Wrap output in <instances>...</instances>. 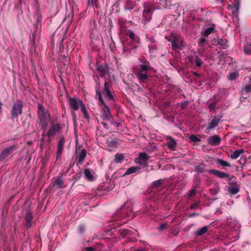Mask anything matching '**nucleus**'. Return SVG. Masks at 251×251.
<instances>
[{"label": "nucleus", "mask_w": 251, "mask_h": 251, "mask_svg": "<svg viewBox=\"0 0 251 251\" xmlns=\"http://www.w3.org/2000/svg\"><path fill=\"white\" fill-rule=\"evenodd\" d=\"M153 69L148 61L143 62V64L138 65L136 69V75L140 83H145L151 77V72Z\"/></svg>", "instance_id": "nucleus-1"}, {"label": "nucleus", "mask_w": 251, "mask_h": 251, "mask_svg": "<svg viewBox=\"0 0 251 251\" xmlns=\"http://www.w3.org/2000/svg\"><path fill=\"white\" fill-rule=\"evenodd\" d=\"M38 117L40 120V124L42 128L45 130L47 128V121L50 119V114L47 110L41 104L38 105Z\"/></svg>", "instance_id": "nucleus-2"}, {"label": "nucleus", "mask_w": 251, "mask_h": 251, "mask_svg": "<svg viewBox=\"0 0 251 251\" xmlns=\"http://www.w3.org/2000/svg\"><path fill=\"white\" fill-rule=\"evenodd\" d=\"M150 156L145 152H140L138 157L134 159V162L143 167H146L148 166V160Z\"/></svg>", "instance_id": "nucleus-3"}, {"label": "nucleus", "mask_w": 251, "mask_h": 251, "mask_svg": "<svg viewBox=\"0 0 251 251\" xmlns=\"http://www.w3.org/2000/svg\"><path fill=\"white\" fill-rule=\"evenodd\" d=\"M18 149L16 145L3 149L0 153V162H3L12 152Z\"/></svg>", "instance_id": "nucleus-4"}, {"label": "nucleus", "mask_w": 251, "mask_h": 251, "mask_svg": "<svg viewBox=\"0 0 251 251\" xmlns=\"http://www.w3.org/2000/svg\"><path fill=\"white\" fill-rule=\"evenodd\" d=\"M23 107V102L21 100H17L14 102L12 110L11 115L13 117H18V116L22 113V108Z\"/></svg>", "instance_id": "nucleus-5"}, {"label": "nucleus", "mask_w": 251, "mask_h": 251, "mask_svg": "<svg viewBox=\"0 0 251 251\" xmlns=\"http://www.w3.org/2000/svg\"><path fill=\"white\" fill-rule=\"evenodd\" d=\"M172 47L173 49H182L184 47V40L179 36L175 34L173 36Z\"/></svg>", "instance_id": "nucleus-6"}, {"label": "nucleus", "mask_w": 251, "mask_h": 251, "mask_svg": "<svg viewBox=\"0 0 251 251\" xmlns=\"http://www.w3.org/2000/svg\"><path fill=\"white\" fill-rule=\"evenodd\" d=\"M99 100L101 104L103 105L104 107L105 108V109H103V117L105 120L108 119L109 116L110 115V109L107 106H106L105 104L102 99L100 93H99Z\"/></svg>", "instance_id": "nucleus-7"}, {"label": "nucleus", "mask_w": 251, "mask_h": 251, "mask_svg": "<svg viewBox=\"0 0 251 251\" xmlns=\"http://www.w3.org/2000/svg\"><path fill=\"white\" fill-rule=\"evenodd\" d=\"M221 139L218 135L209 137L207 139L208 144L211 146L218 145L220 144Z\"/></svg>", "instance_id": "nucleus-8"}, {"label": "nucleus", "mask_w": 251, "mask_h": 251, "mask_svg": "<svg viewBox=\"0 0 251 251\" xmlns=\"http://www.w3.org/2000/svg\"><path fill=\"white\" fill-rule=\"evenodd\" d=\"M166 140L167 142L166 145L168 148L172 151H175L176 146V141L170 136H168L166 138Z\"/></svg>", "instance_id": "nucleus-9"}, {"label": "nucleus", "mask_w": 251, "mask_h": 251, "mask_svg": "<svg viewBox=\"0 0 251 251\" xmlns=\"http://www.w3.org/2000/svg\"><path fill=\"white\" fill-rule=\"evenodd\" d=\"M64 139H60L57 145V149L56 152V158H60L63 152L64 147Z\"/></svg>", "instance_id": "nucleus-10"}, {"label": "nucleus", "mask_w": 251, "mask_h": 251, "mask_svg": "<svg viewBox=\"0 0 251 251\" xmlns=\"http://www.w3.org/2000/svg\"><path fill=\"white\" fill-rule=\"evenodd\" d=\"M60 130V126L59 124L53 125L50 128L47 135L48 137H51L56 134Z\"/></svg>", "instance_id": "nucleus-11"}, {"label": "nucleus", "mask_w": 251, "mask_h": 251, "mask_svg": "<svg viewBox=\"0 0 251 251\" xmlns=\"http://www.w3.org/2000/svg\"><path fill=\"white\" fill-rule=\"evenodd\" d=\"M221 117H217L212 119L208 125V126L206 128V130H209L216 127L221 121Z\"/></svg>", "instance_id": "nucleus-12"}, {"label": "nucleus", "mask_w": 251, "mask_h": 251, "mask_svg": "<svg viewBox=\"0 0 251 251\" xmlns=\"http://www.w3.org/2000/svg\"><path fill=\"white\" fill-rule=\"evenodd\" d=\"M103 93L104 95L108 100H111L112 99L113 97L109 91V84L106 81L104 83Z\"/></svg>", "instance_id": "nucleus-13"}, {"label": "nucleus", "mask_w": 251, "mask_h": 251, "mask_svg": "<svg viewBox=\"0 0 251 251\" xmlns=\"http://www.w3.org/2000/svg\"><path fill=\"white\" fill-rule=\"evenodd\" d=\"M32 214L30 211H28L25 217L26 226L29 228L32 226Z\"/></svg>", "instance_id": "nucleus-14"}, {"label": "nucleus", "mask_w": 251, "mask_h": 251, "mask_svg": "<svg viewBox=\"0 0 251 251\" xmlns=\"http://www.w3.org/2000/svg\"><path fill=\"white\" fill-rule=\"evenodd\" d=\"M209 172L220 178H225L229 176V175L216 170H210Z\"/></svg>", "instance_id": "nucleus-15"}, {"label": "nucleus", "mask_w": 251, "mask_h": 251, "mask_svg": "<svg viewBox=\"0 0 251 251\" xmlns=\"http://www.w3.org/2000/svg\"><path fill=\"white\" fill-rule=\"evenodd\" d=\"M79 100H77L74 98H70L69 100L70 105L74 110H77L78 109Z\"/></svg>", "instance_id": "nucleus-16"}, {"label": "nucleus", "mask_w": 251, "mask_h": 251, "mask_svg": "<svg viewBox=\"0 0 251 251\" xmlns=\"http://www.w3.org/2000/svg\"><path fill=\"white\" fill-rule=\"evenodd\" d=\"M251 93V79L248 84L244 85L242 87V93L247 94Z\"/></svg>", "instance_id": "nucleus-17"}, {"label": "nucleus", "mask_w": 251, "mask_h": 251, "mask_svg": "<svg viewBox=\"0 0 251 251\" xmlns=\"http://www.w3.org/2000/svg\"><path fill=\"white\" fill-rule=\"evenodd\" d=\"M141 168L139 167H131L127 169L124 174V176L129 175L131 174L135 173L139 171Z\"/></svg>", "instance_id": "nucleus-18"}, {"label": "nucleus", "mask_w": 251, "mask_h": 251, "mask_svg": "<svg viewBox=\"0 0 251 251\" xmlns=\"http://www.w3.org/2000/svg\"><path fill=\"white\" fill-rule=\"evenodd\" d=\"M97 70L100 73L101 76H104L107 72V67L106 65H100L97 67Z\"/></svg>", "instance_id": "nucleus-19"}, {"label": "nucleus", "mask_w": 251, "mask_h": 251, "mask_svg": "<svg viewBox=\"0 0 251 251\" xmlns=\"http://www.w3.org/2000/svg\"><path fill=\"white\" fill-rule=\"evenodd\" d=\"M244 152L243 149L236 150L230 154V157L232 159H236Z\"/></svg>", "instance_id": "nucleus-20"}, {"label": "nucleus", "mask_w": 251, "mask_h": 251, "mask_svg": "<svg viewBox=\"0 0 251 251\" xmlns=\"http://www.w3.org/2000/svg\"><path fill=\"white\" fill-rule=\"evenodd\" d=\"M86 156V151L85 149H82L81 152L78 155V162L82 164Z\"/></svg>", "instance_id": "nucleus-21"}, {"label": "nucleus", "mask_w": 251, "mask_h": 251, "mask_svg": "<svg viewBox=\"0 0 251 251\" xmlns=\"http://www.w3.org/2000/svg\"><path fill=\"white\" fill-rule=\"evenodd\" d=\"M79 104L80 106V108L81 111L84 114V117L86 119H88V116L86 108L84 104L83 103V101L81 100H79Z\"/></svg>", "instance_id": "nucleus-22"}, {"label": "nucleus", "mask_w": 251, "mask_h": 251, "mask_svg": "<svg viewBox=\"0 0 251 251\" xmlns=\"http://www.w3.org/2000/svg\"><path fill=\"white\" fill-rule=\"evenodd\" d=\"M124 154L123 153H117L115 155V160L117 163H121L124 159Z\"/></svg>", "instance_id": "nucleus-23"}, {"label": "nucleus", "mask_w": 251, "mask_h": 251, "mask_svg": "<svg viewBox=\"0 0 251 251\" xmlns=\"http://www.w3.org/2000/svg\"><path fill=\"white\" fill-rule=\"evenodd\" d=\"M151 7L150 5L145 6L143 14V16L146 18L148 15L151 14L152 13Z\"/></svg>", "instance_id": "nucleus-24"}, {"label": "nucleus", "mask_w": 251, "mask_h": 251, "mask_svg": "<svg viewBox=\"0 0 251 251\" xmlns=\"http://www.w3.org/2000/svg\"><path fill=\"white\" fill-rule=\"evenodd\" d=\"M208 228L207 226H203L202 228L198 229L196 231V235L197 236H201L206 232L207 231Z\"/></svg>", "instance_id": "nucleus-25"}, {"label": "nucleus", "mask_w": 251, "mask_h": 251, "mask_svg": "<svg viewBox=\"0 0 251 251\" xmlns=\"http://www.w3.org/2000/svg\"><path fill=\"white\" fill-rule=\"evenodd\" d=\"M243 51L245 54L251 55V43H247L245 46Z\"/></svg>", "instance_id": "nucleus-26"}, {"label": "nucleus", "mask_w": 251, "mask_h": 251, "mask_svg": "<svg viewBox=\"0 0 251 251\" xmlns=\"http://www.w3.org/2000/svg\"><path fill=\"white\" fill-rule=\"evenodd\" d=\"M54 184L57 185L58 188H62L63 187V180L62 178L61 177H58L55 180L54 182Z\"/></svg>", "instance_id": "nucleus-27"}, {"label": "nucleus", "mask_w": 251, "mask_h": 251, "mask_svg": "<svg viewBox=\"0 0 251 251\" xmlns=\"http://www.w3.org/2000/svg\"><path fill=\"white\" fill-rule=\"evenodd\" d=\"M239 191V189L237 186H231L228 188V191L232 195L236 194Z\"/></svg>", "instance_id": "nucleus-28"}, {"label": "nucleus", "mask_w": 251, "mask_h": 251, "mask_svg": "<svg viewBox=\"0 0 251 251\" xmlns=\"http://www.w3.org/2000/svg\"><path fill=\"white\" fill-rule=\"evenodd\" d=\"M195 170L198 173H202L205 171V165L201 164L195 166Z\"/></svg>", "instance_id": "nucleus-29"}, {"label": "nucleus", "mask_w": 251, "mask_h": 251, "mask_svg": "<svg viewBox=\"0 0 251 251\" xmlns=\"http://www.w3.org/2000/svg\"><path fill=\"white\" fill-rule=\"evenodd\" d=\"M84 173V175L87 179L89 180H93V176L89 169H85Z\"/></svg>", "instance_id": "nucleus-30"}, {"label": "nucleus", "mask_w": 251, "mask_h": 251, "mask_svg": "<svg viewBox=\"0 0 251 251\" xmlns=\"http://www.w3.org/2000/svg\"><path fill=\"white\" fill-rule=\"evenodd\" d=\"M239 3L238 2H237L236 4L234 5V10L233 11V14L235 16H237L239 14Z\"/></svg>", "instance_id": "nucleus-31"}, {"label": "nucleus", "mask_w": 251, "mask_h": 251, "mask_svg": "<svg viewBox=\"0 0 251 251\" xmlns=\"http://www.w3.org/2000/svg\"><path fill=\"white\" fill-rule=\"evenodd\" d=\"M219 190V186L218 185H216L213 188L210 189L211 194L212 195H216L218 193Z\"/></svg>", "instance_id": "nucleus-32"}, {"label": "nucleus", "mask_w": 251, "mask_h": 251, "mask_svg": "<svg viewBox=\"0 0 251 251\" xmlns=\"http://www.w3.org/2000/svg\"><path fill=\"white\" fill-rule=\"evenodd\" d=\"M239 75V74L237 72H234L233 73H230V74L229 75L228 79L230 80H233L235 79L237 76H238Z\"/></svg>", "instance_id": "nucleus-33"}, {"label": "nucleus", "mask_w": 251, "mask_h": 251, "mask_svg": "<svg viewBox=\"0 0 251 251\" xmlns=\"http://www.w3.org/2000/svg\"><path fill=\"white\" fill-rule=\"evenodd\" d=\"M189 139L192 142H193L195 143L201 141V139L195 135H191L189 137Z\"/></svg>", "instance_id": "nucleus-34"}, {"label": "nucleus", "mask_w": 251, "mask_h": 251, "mask_svg": "<svg viewBox=\"0 0 251 251\" xmlns=\"http://www.w3.org/2000/svg\"><path fill=\"white\" fill-rule=\"evenodd\" d=\"M218 163L221 166L224 167H230V164L227 162L223 160L219 159Z\"/></svg>", "instance_id": "nucleus-35"}, {"label": "nucleus", "mask_w": 251, "mask_h": 251, "mask_svg": "<svg viewBox=\"0 0 251 251\" xmlns=\"http://www.w3.org/2000/svg\"><path fill=\"white\" fill-rule=\"evenodd\" d=\"M162 179H159L153 181L152 183V187H157L160 186L162 183Z\"/></svg>", "instance_id": "nucleus-36"}, {"label": "nucleus", "mask_w": 251, "mask_h": 251, "mask_svg": "<svg viewBox=\"0 0 251 251\" xmlns=\"http://www.w3.org/2000/svg\"><path fill=\"white\" fill-rule=\"evenodd\" d=\"M213 27H210L207 28L204 32V35L205 36H207L209 35L213 31Z\"/></svg>", "instance_id": "nucleus-37"}, {"label": "nucleus", "mask_w": 251, "mask_h": 251, "mask_svg": "<svg viewBox=\"0 0 251 251\" xmlns=\"http://www.w3.org/2000/svg\"><path fill=\"white\" fill-rule=\"evenodd\" d=\"M216 104L217 102L216 101H213L209 105V109L211 112L214 111Z\"/></svg>", "instance_id": "nucleus-38"}, {"label": "nucleus", "mask_w": 251, "mask_h": 251, "mask_svg": "<svg viewBox=\"0 0 251 251\" xmlns=\"http://www.w3.org/2000/svg\"><path fill=\"white\" fill-rule=\"evenodd\" d=\"M195 62H196V66L198 67H201L202 65V64H203L202 60L201 59L198 58V57H196Z\"/></svg>", "instance_id": "nucleus-39"}, {"label": "nucleus", "mask_w": 251, "mask_h": 251, "mask_svg": "<svg viewBox=\"0 0 251 251\" xmlns=\"http://www.w3.org/2000/svg\"><path fill=\"white\" fill-rule=\"evenodd\" d=\"M175 34L172 32V33H171V34L170 36H166L165 38L167 40H168V41H169V42H171V44H172V40L173 39V36H175Z\"/></svg>", "instance_id": "nucleus-40"}, {"label": "nucleus", "mask_w": 251, "mask_h": 251, "mask_svg": "<svg viewBox=\"0 0 251 251\" xmlns=\"http://www.w3.org/2000/svg\"><path fill=\"white\" fill-rule=\"evenodd\" d=\"M196 194V189H192L190 191L188 194V197H191L194 196Z\"/></svg>", "instance_id": "nucleus-41"}, {"label": "nucleus", "mask_w": 251, "mask_h": 251, "mask_svg": "<svg viewBox=\"0 0 251 251\" xmlns=\"http://www.w3.org/2000/svg\"><path fill=\"white\" fill-rule=\"evenodd\" d=\"M98 0H88V4H91L92 5H94L96 4L97 1Z\"/></svg>", "instance_id": "nucleus-42"}, {"label": "nucleus", "mask_w": 251, "mask_h": 251, "mask_svg": "<svg viewBox=\"0 0 251 251\" xmlns=\"http://www.w3.org/2000/svg\"><path fill=\"white\" fill-rule=\"evenodd\" d=\"M127 34L132 39H133L135 37V34L132 31H129Z\"/></svg>", "instance_id": "nucleus-43"}, {"label": "nucleus", "mask_w": 251, "mask_h": 251, "mask_svg": "<svg viewBox=\"0 0 251 251\" xmlns=\"http://www.w3.org/2000/svg\"><path fill=\"white\" fill-rule=\"evenodd\" d=\"M166 226V225L165 224H161L158 227V230L162 231L165 228Z\"/></svg>", "instance_id": "nucleus-44"}, {"label": "nucleus", "mask_w": 251, "mask_h": 251, "mask_svg": "<svg viewBox=\"0 0 251 251\" xmlns=\"http://www.w3.org/2000/svg\"><path fill=\"white\" fill-rule=\"evenodd\" d=\"M96 249L92 247H88L85 248V251H95Z\"/></svg>", "instance_id": "nucleus-45"}, {"label": "nucleus", "mask_w": 251, "mask_h": 251, "mask_svg": "<svg viewBox=\"0 0 251 251\" xmlns=\"http://www.w3.org/2000/svg\"><path fill=\"white\" fill-rule=\"evenodd\" d=\"M78 229L80 233H82L85 230V227L83 226H80L78 227Z\"/></svg>", "instance_id": "nucleus-46"}, {"label": "nucleus", "mask_w": 251, "mask_h": 251, "mask_svg": "<svg viewBox=\"0 0 251 251\" xmlns=\"http://www.w3.org/2000/svg\"><path fill=\"white\" fill-rule=\"evenodd\" d=\"M198 203H194L191 205L190 208H191V209H194V208H196L197 207H198Z\"/></svg>", "instance_id": "nucleus-47"}, {"label": "nucleus", "mask_w": 251, "mask_h": 251, "mask_svg": "<svg viewBox=\"0 0 251 251\" xmlns=\"http://www.w3.org/2000/svg\"><path fill=\"white\" fill-rule=\"evenodd\" d=\"M205 42V39L203 38H201L200 39L199 43L200 44H202V43Z\"/></svg>", "instance_id": "nucleus-48"}, {"label": "nucleus", "mask_w": 251, "mask_h": 251, "mask_svg": "<svg viewBox=\"0 0 251 251\" xmlns=\"http://www.w3.org/2000/svg\"><path fill=\"white\" fill-rule=\"evenodd\" d=\"M218 2L223 3L226 0H216Z\"/></svg>", "instance_id": "nucleus-49"}, {"label": "nucleus", "mask_w": 251, "mask_h": 251, "mask_svg": "<svg viewBox=\"0 0 251 251\" xmlns=\"http://www.w3.org/2000/svg\"><path fill=\"white\" fill-rule=\"evenodd\" d=\"M198 215V214H196V213H193L189 215V217H193L195 216Z\"/></svg>", "instance_id": "nucleus-50"}, {"label": "nucleus", "mask_w": 251, "mask_h": 251, "mask_svg": "<svg viewBox=\"0 0 251 251\" xmlns=\"http://www.w3.org/2000/svg\"><path fill=\"white\" fill-rule=\"evenodd\" d=\"M144 61H148L147 60H146L145 58L140 59V62H142V64H143V62Z\"/></svg>", "instance_id": "nucleus-51"}, {"label": "nucleus", "mask_w": 251, "mask_h": 251, "mask_svg": "<svg viewBox=\"0 0 251 251\" xmlns=\"http://www.w3.org/2000/svg\"><path fill=\"white\" fill-rule=\"evenodd\" d=\"M2 103L1 102V101H0V111L1 110V109L2 108Z\"/></svg>", "instance_id": "nucleus-52"}, {"label": "nucleus", "mask_w": 251, "mask_h": 251, "mask_svg": "<svg viewBox=\"0 0 251 251\" xmlns=\"http://www.w3.org/2000/svg\"><path fill=\"white\" fill-rule=\"evenodd\" d=\"M45 133H44V132L42 133V136H45Z\"/></svg>", "instance_id": "nucleus-53"}]
</instances>
